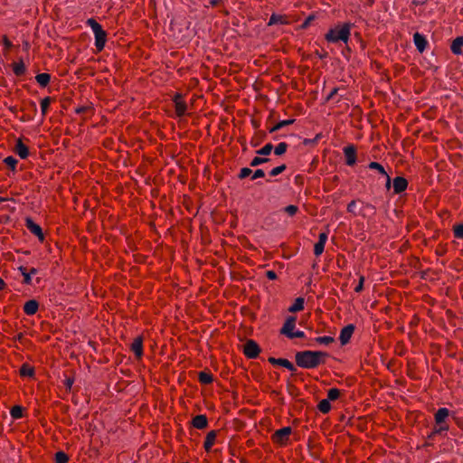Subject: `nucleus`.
I'll return each mask as SVG.
<instances>
[{
	"mask_svg": "<svg viewBox=\"0 0 463 463\" xmlns=\"http://www.w3.org/2000/svg\"><path fill=\"white\" fill-rule=\"evenodd\" d=\"M328 354L322 351H300L295 354V360L298 366L305 369L317 368L325 362Z\"/></svg>",
	"mask_w": 463,
	"mask_h": 463,
	"instance_id": "1",
	"label": "nucleus"
},
{
	"mask_svg": "<svg viewBox=\"0 0 463 463\" xmlns=\"http://www.w3.org/2000/svg\"><path fill=\"white\" fill-rule=\"evenodd\" d=\"M350 36V26L349 24H345L342 28H333L328 31L326 34V39L329 43H336L338 41H343L344 43H347Z\"/></svg>",
	"mask_w": 463,
	"mask_h": 463,
	"instance_id": "2",
	"label": "nucleus"
},
{
	"mask_svg": "<svg viewBox=\"0 0 463 463\" xmlns=\"http://www.w3.org/2000/svg\"><path fill=\"white\" fill-rule=\"evenodd\" d=\"M291 432L292 429L290 427H284L279 430H277L272 435V440L275 443L284 445L288 439V437L290 436Z\"/></svg>",
	"mask_w": 463,
	"mask_h": 463,
	"instance_id": "3",
	"label": "nucleus"
},
{
	"mask_svg": "<svg viewBox=\"0 0 463 463\" xmlns=\"http://www.w3.org/2000/svg\"><path fill=\"white\" fill-rule=\"evenodd\" d=\"M260 352V348L254 340H247L243 345V353L248 358H256L259 355Z\"/></svg>",
	"mask_w": 463,
	"mask_h": 463,
	"instance_id": "4",
	"label": "nucleus"
},
{
	"mask_svg": "<svg viewBox=\"0 0 463 463\" xmlns=\"http://www.w3.org/2000/svg\"><path fill=\"white\" fill-rule=\"evenodd\" d=\"M297 317L295 316H289L286 318L283 326L280 329V334L286 335L289 339H293L291 333L294 331L296 326Z\"/></svg>",
	"mask_w": 463,
	"mask_h": 463,
	"instance_id": "5",
	"label": "nucleus"
},
{
	"mask_svg": "<svg viewBox=\"0 0 463 463\" xmlns=\"http://www.w3.org/2000/svg\"><path fill=\"white\" fill-rule=\"evenodd\" d=\"M25 227L33 234L35 235L39 241H44V234H43V232L42 230V228L40 227V225H38L37 223H35L32 218L30 217H27L25 219Z\"/></svg>",
	"mask_w": 463,
	"mask_h": 463,
	"instance_id": "6",
	"label": "nucleus"
},
{
	"mask_svg": "<svg viewBox=\"0 0 463 463\" xmlns=\"http://www.w3.org/2000/svg\"><path fill=\"white\" fill-rule=\"evenodd\" d=\"M344 154L345 157V164L349 166L356 163V149L354 145H348L344 147Z\"/></svg>",
	"mask_w": 463,
	"mask_h": 463,
	"instance_id": "7",
	"label": "nucleus"
},
{
	"mask_svg": "<svg viewBox=\"0 0 463 463\" xmlns=\"http://www.w3.org/2000/svg\"><path fill=\"white\" fill-rule=\"evenodd\" d=\"M354 328L355 327L353 324H349L344 328H342L339 335V340L342 345H346L350 341L352 335L354 334Z\"/></svg>",
	"mask_w": 463,
	"mask_h": 463,
	"instance_id": "8",
	"label": "nucleus"
},
{
	"mask_svg": "<svg viewBox=\"0 0 463 463\" xmlns=\"http://www.w3.org/2000/svg\"><path fill=\"white\" fill-rule=\"evenodd\" d=\"M413 43L420 52H423L428 45V41L426 37L420 33H414Z\"/></svg>",
	"mask_w": 463,
	"mask_h": 463,
	"instance_id": "9",
	"label": "nucleus"
},
{
	"mask_svg": "<svg viewBox=\"0 0 463 463\" xmlns=\"http://www.w3.org/2000/svg\"><path fill=\"white\" fill-rule=\"evenodd\" d=\"M408 182L402 176H397L393 179V190L394 194H402L407 189Z\"/></svg>",
	"mask_w": 463,
	"mask_h": 463,
	"instance_id": "10",
	"label": "nucleus"
},
{
	"mask_svg": "<svg viewBox=\"0 0 463 463\" xmlns=\"http://www.w3.org/2000/svg\"><path fill=\"white\" fill-rule=\"evenodd\" d=\"M14 150L22 159H25L29 156V148L21 138L17 139Z\"/></svg>",
	"mask_w": 463,
	"mask_h": 463,
	"instance_id": "11",
	"label": "nucleus"
},
{
	"mask_svg": "<svg viewBox=\"0 0 463 463\" xmlns=\"http://www.w3.org/2000/svg\"><path fill=\"white\" fill-rule=\"evenodd\" d=\"M449 416V411L447 408H439L435 413V422L437 425H448L446 420Z\"/></svg>",
	"mask_w": 463,
	"mask_h": 463,
	"instance_id": "12",
	"label": "nucleus"
},
{
	"mask_svg": "<svg viewBox=\"0 0 463 463\" xmlns=\"http://www.w3.org/2000/svg\"><path fill=\"white\" fill-rule=\"evenodd\" d=\"M39 308V303L35 299L28 300L24 305V312L28 316L36 314Z\"/></svg>",
	"mask_w": 463,
	"mask_h": 463,
	"instance_id": "13",
	"label": "nucleus"
},
{
	"mask_svg": "<svg viewBox=\"0 0 463 463\" xmlns=\"http://www.w3.org/2000/svg\"><path fill=\"white\" fill-rule=\"evenodd\" d=\"M175 113L178 117L184 115L186 111V105L183 101L181 95H175Z\"/></svg>",
	"mask_w": 463,
	"mask_h": 463,
	"instance_id": "14",
	"label": "nucleus"
},
{
	"mask_svg": "<svg viewBox=\"0 0 463 463\" xmlns=\"http://www.w3.org/2000/svg\"><path fill=\"white\" fill-rule=\"evenodd\" d=\"M131 350L137 358H141L143 355V339L142 337H137L131 344Z\"/></svg>",
	"mask_w": 463,
	"mask_h": 463,
	"instance_id": "15",
	"label": "nucleus"
},
{
	"mask_svg": "<svg viewBox=\"0 0 463 463\" xmlns=\"http://www.w3.org/2000/svg\"><path fill=\"white\" fill-rule=\"evenodd\" d=\"M95 35V47L99 52L102 51L104 49L106 40H107V33L105 31L96 33Z\"/></svg>",
	"mask_w": 463,
	"mask_h": 463,
	"instance_id": "16",
	"label": "nucleus"
},
{
	"mask_svg": "<svg viewBox=\"0 0 463 463\" xmlns=\"http://www.w3.org/2000/svg\"><path fill=\"white\" fill-rule=\"evenodd\" d=\"M216 435V430H212L207 433L206 438L204 439V451H209L212 446L215 443Z\"/></svg>",
	"mask_w": 463,
	"mask_h": 463,
	"instance_id": "17",
	"label": "nucleus"
},
{
	"mask_svg": "<svg viewBox=\"0 0 463 463\" xmlns=\"http://www.w3.org/2000/svg\"><path fill=\"white\" fill-rule=\"evenodd\" d=\"M462 46H463V36H458L452 42V44L450 47L451 52L457 55L461 54Z\"/></svg>",
	"mask_w": 463,
	"mask_h": 463,
	"instance_id": "18",
	"label": "nucleus"
},
{
	"mask_svg": "<svg viewBox=\"0 0 463 463\" xmlns=\"http://www.w3.org/2000/svg\"><path fill=\"white\" fill-rule=\"evenodd\" d=\"M305 299L302 297L297 298L292 306L288 307V312L296 313L304 309Z\"/></svg>",
	"mask_w": 463,
	"mask_h": 463,
	"instance_id": "19",
	"label": "nucleus"
},
{
	"mask_svg": "<svg viewBox=\"0 0 463 463\" xmlns=\"http://www.w3.org/2000/svg\"><path fill=\"white\" fill-rule=\"evenodd\" d=\"M35 80L40 86L46 87L51 80V75L49 73H39L36 75Z\"/></svg>",
	"mask_w": 463,
	"mask_h": 463,
	"instance_id": "20",
	"label": "nucleus"
},
{
	"mask_svg": "<svg viewBox=\"0 0 463 463\" xmlns=\"http://www.w3.org/2000/svg\"><path fill=\"white\" fill-rule=\"evenodd\" d=\"M21 376H29L32 377L34 375V369L28 364H24L20 368Z\"/></svg>",
	"mask_w": 463,
	"mask_h": 463,
	"instance_id": "21",
	"label": "nucleus"
},
{
	"mask_svg": "<svg viewBox=\"0 0 463 463\" xmlns=\"http://www.w3.org/2000/svg\"><path fill=\"white\" fill-rule=\"evenodd\" d=\"M13 71H14V73L16 75V76H22L24 74L25 72V65L24 63L21 61L19 62H15L14 63L13 65Z\"/></svg>",
	"mask_w": 463,
	"mask_h": 463,
	"instance_id": "22",
	"label": "nucleus"
},
{
	"mask_svg": "<svg viewBox=\"0 0 463 463\" xmlns=\"http://www.w3.org/2000/svg\"><path fill=\"white\" fill-rule=\"evenodd\" d=\"M273 148H274L273 145L271 143H268L263 147L257 150L256 154L266 157L267 156L270 155Z\"/></svg>",
	"mask_w": 463,
	"mask_h": 463,
	"instance_id": "23",
	"label": "nucleus"
},
{
	"mask_svg": "<svg viewBox=\"0 0 463 463\" xmlns=\"http://www.w3.org/2000/svg\"><path fill=\"white\" fill-rule=\"evenodd\" d=\"M317 407H318V410L322 413H327L331 410V404H330V402L327 399H324V400L320 401V402L318 403Z\"/></svg>",
	"mask_w": 463,
	"mask_h": 463,
	"instance_id": "24",
	"label": "nucleus"
},
{
	"mask_svg": "<svg viewBox=\"0 0 463 463\" xmlns=\"http://www.w3.org/2000/svg\"><path fill=\"white\" fill-rule=\"evenodd\" d=\"M87 24L91 27L94 33L104 31L101 25L93 18L88 19Z\"/></svg>",
	"mask_w": 463,
	"mask_h": 463,
	"instance_id": "25",
	"label": "nucleus"
},
{
	"mask_svg": "<svg viewBox=\"0 0 463 463\" xmlns=\"http://www.w3.org/2000/svg\"><path fill=\"white\" fill-rule=\"evenodd\" d=\"M51 102H52V98L51 97H46V98L42 99V101H41V110H42L43 118L45 117V115L47 113V110H48V109L50 107Z\"/></svg>",
	"mask_w": 463,
	"mask_h": 463,
	"instance_id": "26",
	"label": "nucleus"
},
{
	"mask_svg": "<svg viewBox=\"0 0 463 463\" xmlns=\"http://www.w3.org/2000/svg\"><path fill=\"white\" fill-rule=\"evenodd\" d=\"M54 460L55 463H68L69 457L65 452L58 451L55 453Z\"/></svg>",
	"mask_w": 463,
	"mask_h": 463,
	"instance_id": "27",
	"label": "nucleus"
},
{
	"mask_svg": "<svg viewBox=\"0 0 463 463\" xmlns=\"http://www.w3.org/2000/svg\"><path fill=\"white\" fill-rule=\"evenodd\" d=\"M269 161V158L265 157L263 156H255L250 163V165L252 167L260 165L262 164H265Z\"/></svg>",
	"mask_w": 463,
	"mask_h": 463,
	"instance_id": "28",
	"label": "nucleus"
},
{
	"mask_svg": "<svg viewBox=\"0 0 463 463\" xmlns=\"http://www.w3.org/2000/svg\"><path fill=\"white\" fill-rule=\"evenodd\" d=\"M449 430V425H437L433 428L431 433L430 434V438H431L432 436L434 435H437V434H442L443 432H446L448 431Z\"/></svg>",
	"mask_w": 463,
	"mask_h": 463,
	"instance_id": "29",
	"label": "nucleus"
},
{
	"mask_svg": "<svg viewBox=\"0 0 463 463\" xmlns=\"http://www.w3.org/2000/svg\"><path fill=\"white\" fill-rule=\"evenodd\" d=\"M10 414L14 419H20L23 417V407L15 405L12 407Z\"/></svg>",
	"mask_w": 463,
	"mask_h": 463,
	"instance_id": "30",
	"label": "nucleus"
},
{
	"mask_svg": "<svg viewBox=\"0 0 463 463\" xmlns=\"http://www.w3.org/2000/svg\"><path fill=\"white\" fill-rule=\"evenodd\" d=\"M368 167L370 169H373V170H377L380 174H382L383 175H387V173L384 170L383 166L381 164L377 163V162H371L368 165Z\"/></svg>",
	"mask_w": 463,
	"mask_h": 463,
	"instance_id": "31",
	"label": "nucleus"
},
{
	"mask_svg": "<svg viewBox=\"0 0 463 463\" xmlns=\"http://www.w3.org/2000/svg\"><path fill=\"white\" fill-rule=\"evenodd\" d=\"M269 362L272 364H278V365H280V366H283L286 368V366L288 365V360L287 359H283V358H274V357H270L269 359Z\"/></svg>",
	"mask_w": 463,
	"mask_h": 463,
	"instance_id": "32",
	"label": "nucleus"
},
{
	"mask_svg": "<svg viewBox=\"0 0 463 463\" xmlns=\"http://www.w3.org/2000/svg\"><path fill=\"white\" fill-rule=\"evenodd\" d=\"M315 340L317 343L321 344V345H330L335 341L334 337L327 336V335L318 336Z\"/></svg>",
	"mask_w": 463,
	"mask_h": 463,
	"instance_id": "33",
	"label": "nucleus"
},
{
	"mask_svg": "<svg viewBox=\"0 0 463 463\" xmlns=\"http://www.w3.org/2000/svg\"><path fill=\"white\" fill-rule=\"evenodd\" d=\"M287 148H288V144L285 142H281L273 149H274L275 155L281 156L287 151Z\"/></svg>",
	"mask_w": 463,
	"mask_h": 463,
	"instance_id": "34",
	"label": "nucleus"
},
{
	"mask_svg": "<svg viewBox=\"0 0 463 463\" xmlns=\"http://www.w3.org/2000/svg\"><path fill=\"white\" fill-rule=\"evenodd\" d=\"M4 163L9 166L12 170H14L18 163L17 159L14 156H7L4 159Z\"/></svg>",
	"mask_w": 463,
	"mask_h": 463,
	"instance_id": "35",
	"label": "nucleus"
},
{
	"mask_svg": "<svg viewBox=\"0 0 463 463\" xmlns=\"http://www.w3.org/2000/svg\"><path fill=\"white\" fill-rule=\"evenodd\" d=\"M340 395V391L336 388H332L327 392L328 401H335Z\"/></svg>",
	"mask_w": 463,
	"mask_h": 463,
	"instance_id": "36",
	"label": "nucleus"
},
{
	"mask_svg": "<svg viewBox=\"0 0 463 463\" xmlns=\"http://www.w3.org/2000/svg\"><path fill=\"white\" fill-rule=\"evenodd\" d=\"M193 425L198 430H203V414H199L194 418Z\"/></svg>",
	"mask_w": 463,
	"mask_h": 463,
	"instance_id": "37",
	"label": "nucleus"
},
{
	"mask_svg": "<svg viewBox=\"0 0 463 463\" xmlns=\"http://www.w3.org/2000/svg\"><path fill=\"white\" fill-rule=\"evenodd\" d=\"M287 168L286 165H281L277 167H274L270 172L269 175L271 176H277L280 175L285 169Z\"/></svg>",
	"mask_w": 463,
	"mask_h": 463,
	"instance_id": "38",
	"label": "nucleus"
},
{
	"mask_svg": "<svg viewBox=\"0 0 463 463\" xmlns=\"http://www.w3.org/2000/svg\"><path fill=\"white\" fill-rule=\"evenodd\" d=\"M454 235L458 239L463 238V224H458L454 227Z\"/></svg>",
	"mask_w": 463,
	"mask_h": 463,
	"instance_id": "39",
	"label": "nucleus"
},
{
	"mask_svg": "<svg viewBox=\"0 0 463 463\" xmlns=\"http://www.w3.org/2000/svg\"><path fill=\"white\" fill-rule=\"evenodd\" d=\"M284 211L288 215L293 216L297 213V212L298 211V208L296 205L290 204V205H288L287 207H285Z\"/></svg>",
	"mask_w": 463,
	"mask_h": 463,
	"instance_id": "40",
	"label": "nucleus"
},
{
	"mask_svg": "<svg viewBox=\"0 0 463 463\" xmlns=\"http://www.w3.org/2000/svg\"><path fill=\"white\" fill-rule=\"evenodd\" d=\"M325 249V245L319 242H317L314 247V253L316 256H319L323 253Z\"/></svg>",
	"mask_w": 463,
	"mask_h": 463,
	"instance_id": "41",
	"label": "nucleus"
},
{
	"mask_svg": "<svg viewBox=\"0 0 463 463\" xmlns=\"http://www.w3.org/2000/svg\"><path fill=\"white\" fill-rule=\"evenodd\" d=\"M251 174H252V170L250 168L243 167L240 171L239 177L242 179V178L249 176Z\"/></svg>",
	"mask_w": 463,
	"mask_h": 463,
	"instance_id": "42",
	"label": "nucleus"
},
{
	"mask_svg": "<svg viewBox=\"0 0 463 463\" xmlns=\"http://www.w3.org/2000/svg\"><path fill=\"white\" fill-rule=\"evenodd\" d=\"M279 23H282V17L279 15L272 14L269 21V25H273Z\"/></svg>",
	"mask_w": 463,
	"mask_h": 463,
	"instance_id": "43",
	"label": "nucleus"
},
{
	"mask_svg": "<svg viewBox=\"0 0 463 463\" xmlns=\"http://www.w3.org/2000/svg\"><path fill=\"white\" fill-rule=\"evenodd\" d=\"M225 0H209V5L212 7H222L224 5Z\"/></svg>",
	"mask_w": 463,
	"mask_h": 463,
	"instance_id": "44",
	"label": "nucleus"
},
{
	"mask_svg": "<svg viewBox=\"0 0 463 463\" xmlns=\"http://www.w3.org/2000/svg\"><path fill=\"white\" fill-rule=\"evenodd\" d=\"M265 176V173L262 169H257L254 171V173L251 175V179L255 180L257 178H261Z\"/></svg>",
	"mask_w": 463,
	"mask_h": 463,
	"instance_id": "45",
	"label": "nucleus"
},
{
	"mask_svg": "<svg viewBox=\"0 0 463 463\" xmlns=\"http://www.w3.org/2000/svg\"><path fill=\"white\" fill-rule=\"evenodd\" d=\"M213 382V375L204 369V385Z\"/></svg>",
	"mask_w": 463,
	"mask_h": 463,
	"instance_id": "46",
	"label": "nucleus"
},
{
	"mask_svg": "<svg viewBox=\"0 0 463 463\" xmlns=\"http://www.w3.org/2000/svg\"><path fill=\"white\" fill-rule=\"evenodd\" d=\"M291 335H293V338H304V337H306L305 332L300 331V330L293 331L291 333Z\"/></svg>",
	"mask_w": 463,
	"mask_h": 463,
	"instance_id": "47",
	"label": "nucleus"
},
{
	"mask_svg": "<svg viewBox=\"0 0 463 463\" xmlns=\"http://www.w3.org/2000/svg\"><path fill=\"white\" fill-rule=\"evenodd\" d=\"M294 122V119H285V120H280L279 122V127H280V128H283L287 126H289L291 125L292 123Z\"/></svg>",
	"mask_w": 463,
	"mask_h": 463,
	"instance_id": "48",
	"label": "nucleus"
},
{
	"mask_svg": "<svg viewBox=\"0 0 463 463\" xmlns=\"http://www.w3.org/2000/svg\"><path fill=\"white\" fill-rule=\"evenodd\" d=\"M326 241H327V234L326 232H321L319 234V238H318V241L317 242L322 243V244L325 245Z\"/></svg>",
	"mask_w": 463,
	"mask_h": 463,
	"instance_id": "49",
	"label": "nucleus"
},
{
	"mask_svg": "<svg viewBox=\"0 0 463 463\" xmlns=\"http://www.w3.org/2000/svg\"><path fill=\"white\" fill-rule=\"evenodd\" d=\"M364 288V277H361L360 281L358 285L355 287L354 291L355 292H361Z\"/></svg>",
	"mask_w": 463,
	"mask_h": 463,
	"instance_id": "50",
	"label": "nucleus"
},
{
	"mask_svg": "<svg viewBox=\"0 0 463 463\" xmlns=\"http://www.w3.org/2000/svg\"><path fill=\"white\" fill-rule=\"evenodd\" d=\"M355 207H356L355 201H352L347 205V211L350 212V213H354V210H355Z\"/></svg>",
	"mask_w": 463,
	"mask_h": 463,
	"instance_id": "51",
	"label": "nucleus"
},
{
	"mask_svg": "<svg viewBox=\"0 0 463 463\" xmlns=\"http://www.w3.org/2000/svg\"><path fill=\"white\" fill-rule=\"evenodd\" d=\"M267 278L273 280V279H277V274L274 270H268L267 273Z\"/></svg>",
	"mask_w": 463,
	"mask_h": 463,
	"instance_id": "52",
	"label": "nucleus"
},
{
	"mask_svg": "<svg viewBox=\"0 0 463 463\" xmlns=\"http://www.w3.org/2000/svg\"><path fill=\"white\" fill-rule=\"evenodd\" d=\"M314 20V16L313 15H309L306 20L305 22L303 23L302 24V27L303 28H307L310 24L311 22Z\"/></svg>",
	"mask_w": 463,
	"mask_h": 463,
	"instance_id": "53",
	"label": "nucleus"
},
{
	"mask_svg": "<svg viewBox=\"0 0 463 463\" xmlns=\"http://www.w3.org/2000/svg\"><path fill=\"white\" fill-rule=\"evenodd\" d=\"M286 368L288 370H289L290 372H292L293 374L298 375L297 368L295 367V365L291 362H288V365L286 366Z\"/></svg>",
	"mask_w": 463,
	"mask_h": 463,
	"instance_id": "54",
	"label": "nucleus"
},
{
	"mask_svg": "<svg viewBox=\"0 0 463 463\" xmlns=\"http://www.w3.org/2000/svg\"><path fill=\"white\" fill-rule=\"evenodd\" d=\"M23 277L24 284H31L32 279L30 273H24Z\"/></svg>",
	"mask_w": 463,
	"mask_h": 463,
	"instance_id": "55",
	"label": "nucleus"
},
{
	"mask_svg": "<svg viewBox=\"0 0 463 463\" xmlns=\"http://www.w3.org/2000/svg\"><path fill=\"white\" fill-rule=\"evenodd\" d=\"M64 384H65V386H66V388H67L68 390H71V386H72V384H73V379H71V378H67V379L65 380V382H64Z\"/></svg>",
	"mask_w": 463,
	"mask_h": 463,
	"instance_id": "56",
	"label": "nucleus"
},
{
	"mask_svg": "<svg viewBox=\"0 0 463 463\" xmlns=\"http://www.w3.org/2000/svg\"><path fill=\"white\" fill-rule=\"evenodd\" d=\"M337 89H333L330 93L327 95L326 97V99L329 100V99H332L333 97L337 93Z\"/></svg>",
	"mask_w": 463,
	"mask_h": 463,
	"instance_id": "57",
	"label": "nucleus"
},
{
	"mask_svg": "<svg viewBox=\"0 0 463 463\" xmlns=\"http://www.w3.org/2000/svg\"><path fill=\"white\" fill-rule=\"evenodd\" d=\"M386 176V184H385V187L387 190L391 189V186H392V179L391 177L387 175H385Z\"/></svg>",
	"mask_w": 463,
	"mask_h": 463,
	"instance_id": "58",
	"label": "nucleus"
},
{
	"mask_svg": "<svg viewBox=\"0 0 463 463\" xmlns=\"http://www.w3.org/2000/svg\"><path fill=\"white\" fill-rule=\"evenodd\" d=\"M279 129H281V128H280V127H279V123H277L275 126L271 127L269 129V133H273V132L278 131Z\"/></svg>",
	"mask_w": 463,
	"mask_h": 463,
	"instance_id": "59",
	"label": "nucleus"
},
{
	"mask_svg": "<svg viewBox=\"0 0 463 463\" xmlns=\"http://www.w3.org/2000/svg\"><path fill=\"white\" fill-rule=\"evenodd\" d=\"M198 381L203 383V371L197 373Z\"/></svg>",
	"mask_w": 463,
	"mask_h": 463,
	"instance_id": "60",
	"label": "nucleus"
},
{
	"mask_svg": "<svg viewBox=\"0 0 463 463\" xmlns=\"http://www.w3.org/2000/svg\"><path fill=\"white\" fill-rule=\"evenodd\" d=\"M5 282L0 278V290H3L5 288Z\"/></svg>",
	"mask_w": 463,
	"mask_h": 463,
	"instance_id": "61",
	"label": "nucleus"
},
{
	"mask_svg": "<svg viewBox=\"0 0 463 463\" xmlns=\"http://www.w3.org/2000/svg\"><path fill=\"white\" fill-rule=\"evenodd\" d=\"M4 43L6 47L11 46V43L9 42V40L6 37L4 38Z\"/></svg>",
	"mask_w": 463,
	"mask_h": 463,
	"instance_id": "62",
	"label": "nucleus"
},
{
	"mask_svg": "<svg viewBox=\"0 0 463 463\" xmlns=\"http://www.w3.org/2000/svg\"><path fill=\"white\" fill-rule=\"evenodd\" d=\"M30 105H31V109H33L34 111L37 110V106H36V103L34 101H31Z\"/></svg>",
	"mask_w": 463,
	"mask_h": 463,
	"instance_id": "63",
	"label": "nucleus"
},
{
	"mask_svg": "<svg viewBox=\"0 0 463 463\" xmlns=\"http://www.w3.org/2000/svg\"><path fill=\"white\" fill-rule=\"evenodd\" d=\"M28 273H30V275H34L37 273V269L35 268H32Z\"/></svg>",
	"mask_w": 463,
	"mask_h": 463,
	"instance_id": "64",
	"label": "nucleus"
}]
</instances>
